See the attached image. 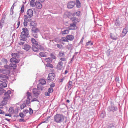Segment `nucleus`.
Segmentation results:
<instances>
[{
	"label": "nucleus",
	"instance_id": "28",
	"mask_svg": "<svg viewBox=\"0 0 128 128\" xmlns=\"http://www.w3.org/2000/svg\"><path fill=\"white\" fill-rule=\"evenodd\" d=\"M76 7L78 8H80L81 7V3L79 0H76Z\"/></svg>",
	"mask_w": 128,
	"mask_h": 128
},
{
	"label": "nucleus",
	"instance_id": "12",
	"mask_svg": "<svg viewBox=\"0 0 128 128\" xmlns=\"http://www.w3.org/2000/svg\"><path fill=\"white\" fill-rule=\"evenodd\" d=\"M22 31L21 33L24 34H27V36L29 34V31L28 29L26 28H22Z\"/></svg>",
	"mask_w": 128,
	"mask_h": 128
},
{
	"label": "nucleus",
	"instance_id": "25",
	"mask_svg": "<svg viewBox=\"0 0 128 128\" xmlns=\"http://www.w3.org/2000/svg\"><path fill=\"white\" fill-rule=\"evenodd\" d=\"M30 25L33 27H36L37 26V24L35 21H31L30 22Z\"/></svg>",
	"mask_w": 128,
	"mask_h": 128
},
{
	"label": "nucleus",
	"instance_id": "11",
	"mask_svg": "<svg viewBox=\"0 0 128 128\" xmlns=\"http://www.w3.org/2000/svg\"><path fill=\"white\" fill-rule=\"evenodd\" d=\"M27 16H28L32 17L33 16V12L32 10L30 9H28L26 12Z\"/></svg>",
	"mask_w": 128,
	"mask_h": 128
},
{
	"label": "nucleus",
	"instance_id": "24",
	"mask_svg": "<svg viewBox=\"0 0 128 128\" xmlns=\"http://www.w3.org/2000/svg\"><path fill=\"white\" fill-rule=\"evenodd\" d=\"M8 100H4L3 98V100L1 102L0 104L2 106H4L7 103Z\"/></svg>",
	"mask_w": 128,
	"mask_h": 128
},
{
	"label": "nucleus",
	"instance_id": "42",
	"mask_svg": "<svg viewBox=\"0 0 128 128\" xmlns=\"http://www.w3.org/2000/svg\"><path fill=\"white\" fill-rule=\"evenodd\" d=\"M4 89L0 87V95H2L4 92Z\"/></svg>",
	"mask_w": 128,
	"mask_h": 128
},
{
	"label": "nucleus",
	"instance_id": "22",
	"mask_svg": "<svg viewBox=\"0 0 128 128\" xmlns=\"http://www.w3.org/2000/svg\"><path fill=\"white\" fill-rule=\"evenodd\" d=\"M31 42L33 44V46H37L38 45V42L34 38H31Z\"/></svg>",
	"mask_w": 128,
	"mask_h": 128
},
{
	"label": "nucleus",
	"instance_id": "63",
	"mask_svg": "<svg viewBox=\"0 0 128 128\" xmlns=\"http://www.w3.org/2000/svg\"><path fill=\"white\" fill-rule=\"evenodd\" d=\"M19 122H25L26 120L24 118H20L19 119Z\"/></svg>",
	"mask_w": 128,
	"mask_h": 128
},
{
	"label": "nucleus",
	"instance_id": "37",
	"mask_svg": "<svg viewBox=\"0 0 128 128\" xmlns=\"http://www.w3.org/2000/svg\"><path fill=\"white\" fill-rule=\"evenodd\" d=\"M14 110L13 107H10L9 109L8 110L9 112L11 113H12L14 112Z\"/></svg>",
	"mask_w": 128,
	"mask_h": 128
},
{
	"label": "nucleus",
	"instance_id": "47",
	"mask_svg": "<svg viewBox=\"0 0 128 128\" xmlns=\"http://www.w3.org/2000/svg\"><path fill=\"white\" fill-rule=\"evenodd\" d=\"M24 22H23L24 25V27H26L28 25V22L27 21L24 20Z\"/></svg>",
	"mask_w": 128,
	"mask_h": 128
},
{
	"label": "nucleus",
	"instance_id": "39",
	"mask_svg": "<svg viewBox=\"0 0 128 128\" xmlns=\"http://www.w3.org/2000/svg\"><path fill=\"white\" fill-rule=\"evenodd\" d=\"M26 106V104L25 103H23L20 106V108L22 110L24 109Z\"/></svg>",
	"mask_w": 128,
	"mask_h": 128
},
{
	"label": "nucleus",
	"instance_id": "61",
	"mask_svg": "<svg viewBox=\"0 0 128 128\" xmlns=\"http://www.w3.org/2000/svg\"><path fill=\"white\" fill-rule=\"evenodd\" d=\"M60 60L62 61H66V58H60Z\"/></svg>",
	"mask_w": 128,
	"mask_h": 128
},
{
	"label": "nucleus",
	"instance_id": "50",
	"mask_svg": "<svg viewBox=\"0 0 128 128\" xmlns=\"http://www.w3.org/2000/svg\"><path fill=\"white\" fill-rule=\"evenodd\" d=\"M72 46L71 44H69L67 46V48L68 50H71L72 49Z\"/></svg>",
	"mask_w": 128,
	"mask_h": 128
},
{
	"label": "nucleus",
	"instance_id": "26",
	"mask_svg": "<svg viewBox=\"0 0 128 128\" xmlns=\"http://www.w3.org/2000/svg\"><path fill=\"white\" fill-rule=\"evenodd\" d=\"M66 38L68 40H72L74 38V36L72 35H68Z\"/></svg>",
	"mask_w": 128,
	"mask_h": 128
},
{
	"label": "nucleus",
	"instance_id": "4",
	"mask_svg": "<svg viewBox=\"0 0 128 128\" xmlns=\"http://www.w3.org/2000/svg\"><path fill=\"white\" fill-rule=\"evenodd\" d=\"M32 92L34 96L36 98L38 97V95L40 93V92L38 89L34 88L32 89Z\"/></svg>",
	"mask_w": 128,
	"mask_h": 128
},
{
	"label": "nucleus",
	"instance_id": "43",
	"mask_svg": "<svg viewBox=\"0 0 128 128\" xmlns=\"http://www.w3.org/2000/svg\"><path fill=\"white\" fill-rule=\"evenodd\" d=\"M54 91V90L52 88H50L48 90V92L50 93H52Z\"/></svg>",
	"mask_w": 128,
	"mask_h": 128
},
{
	"label": "nucleus",
	"instance_id": "15",
	"mask_svg": "<svg viewBox=\"0 0 128 128\" xmlns=\"http://www.w3.org/2000/svg\"><path fill=\"white\" fill-rule=\"evenodd\" d=\"M19 54L18 52L13 53L12 54V57L16 59L19 57Z\"/></svg>",
	"mask_w": 128,
	"mask_h": 128
},
{
	"label": "nucleus",
	"instance_id": "56",
	"mask_svg": "<svg viewBox=\"0 0 128 128\" xmlns=\"http://www.w3.org/2000/svg\"><path fill=\"white\" fill-rule=\"evenodd\" d=\"M19 116L21 118H24L25 116L24 114L22 112L20 113L19 114Z\"/></svg>",
	"mask_w": 128,
	"mask_h": 128
},
{
	"label": "nucleus",
	"instance_id": "20",
	"mask_svg": "<svg viewBox=\"0 0 128 128\" xmlns=\"http://www.w3.org/2000/svg\"><path fill=\"white\" fill-rule=\"evenodd\" d=\"M30 48L31 46L30 45L28 44H25L23 46V48L26 51H28Z\"/></svg>",
	"mask_w": 128,
	"mask_h": 128
},
{
	"label": "nucleus",
	"instance_id": "59",
	"mask_svg": "<svg viewBox=\"0 0 128 128\" xmlns=\"http://www.w3.org/2000/svg\"><path fill=\"white\" fill-rule=\"evenodd\" d=\"M81 12L80 11L77 12L76 13V16H80L81 14Z\"/></svg>",
	"mask_w": 128,
	"mask_h": 128
},
{
	"label": "nucleus",
	"instance_id": "35",
	"mask_svg": "<svg viewBox=\"0 0 128 128\" xmlns=\"http://www.w3.org/2000/svg\"><path fill=\"white\" fill-rule=\"evenodd\" d=\"M58 56L60 57H64L65 56L64 52H60L58 54Z\"/></svg>",
	"mask_w": 128,
	"mask_h": 128
},
{
	"label": "nucleus",
	"instance_id": "34",
	"mask_svg": "<svg viewBox=\"0 0 128 128\" xmlns=\"http://www.w3.org/2000/svg\"><path fill=\"white\" fill-rule=\"evenodd\" d=\"M72 82L71 81H70L68 82L67 84V86H68V88H70V89L71 86H72Z\"/></svg>",
	"mask_w": 128,
	"mask_h": 128
},
{
	"label": "nucleus",
	"instance_id": "17",
	"mask_svg": "<svg viewBox=\"0 0 128 128\" xmlns=\"http://www.w3.org/2000/svg\"><path fill=\"white\" fill-rule=\"evenodd\" d=\"M72 22L75 24H76L80 22V20L79 19L76 18V17H74L72 19Z\"/></svg>",
	"mask_w": 128,
	"mask_h": 128
},
{
	"label": "nucleus",
	"instance_id": "52",
	"mask_svg": "<svg viewBox=\"0 0 128 128\" xmlns=\"http://www.w3.org/2000/svg\"><path fill=\"white\" fill-rule=\"evenodd\" d=\"M24 5H22V7L21 8L20 11L22 13L24 12Z\"/></svg>",
	"mask_w": 128,
	"mask_h": 128
},
{
	"label": "nucleus",
	"instance_id": "51",
	"mask_svg": "<svg viewBox=\"0 0 128 128\" xmlns=\"http://www.w3.org/2000/svg\"><path fill=\"white\" fill-rule=\"evenodd\" d=\"M115 80L116 82L119 83L120 80L118 76H116L115 77Z\"/></svg>",
	"mask_w": 128,
	"mask_h": 128
},
{
	"label": "nucleus",
	"instance_id": "2",
	"mask_svg": "<svg viewBox=\"0 0 128 128\" xmlns=\"http://www.w3.org/2000/svg\"><path fill=\"white\" fill-rule=\"evenodd\" d=\"M118 108L117 106H115L114 105H111L108 106L107 108L108 112H113L117 110Z\"/></svg>",
	"mask_w": 128,
	"mask_h": 128
},
{
	"label": "nucleus",
	"instance_id": "54",
	"mask_svg": "<svg viewBox=\"0 0 128 128\" xmlns=\"http://www.w3.org/2000/svg\"><path fill=\"white\" fill-rule=\"evenodd\" d=\"M24 41H21L20 40V42H18V44L19 45H21V46L23 45V44H24Z\"/></svg>",
	"mask_w": 128,
	"mask_h": 128
},
{
	"label": "nucleus",
	"instance_id": "29",
	"mask_svg": "<svg viewBox=\"0 0 128 128\" xmlns=\"http://www.w3.org/2000/svg\"><path fill=\"white\" fill-rule=\"evenodd\" d=\"M5 78V79L8 78V77L6 75H4L2 74H0V79Z\"/></svg>",
	"mask_w": 128,
	"mask_h": 128
},
{
	"label": "nucleus",
	"instance_id": "40",
	"mask_svg": "<svg viewBox=\"0 0 128 128\" xmlns=\"http://www.w3.org/2000/svg\"><path fill=\"white\" fill-rule=\"evenodd\" d=\"M50 116H48V117H47V118H45V119H44L45 121H44V122H42V123H47L49 121L48 119L50 118Z\"/></svg>",
	"mask_w": 128,
	"mask_h": 128
},
{
	"label": "nucleus",
	"instance_id": "46",
	"mask_svg": "<svg viewBox=\"0 0 128 128\" xmlns=\"http://www.w3.org/2000/svg\"><path fill=\"white\" fill-rule=\"evenodd\" d=\"M114 124H109L108 125V128H110L114 127Z\"/></svg>",
	"mask_w": 128,
	"mask_h": 128
},
{
	"label": "nucleus",
	"instance_id": "7",
	"mask_svg": "<svg viewBox=\"0 0 128 128\" xmlns=\"http://www.w3.org/2000/svg\"><path fill=\"white\" fill-rule=\"evenodd\" d=\"M21 38L20 40V41H26L27 40V38H28L30 36L29 35L24 34H21L20 35Z\"/></svg>",
	"mask_w": 128,
	"mask_h": 128
},
{
	"label": "nucleus",
	"instance_id": "58",
	"mask_svg": "<svg viewBox=\"0 0 128 128\" xmlns=\"http://www.w3.org/2000/svg\"><path fill=\"white\" fill-rule=\"evenodd\" d=\"M56 46L58 48L60 49L61 48L62 46L61 44H56Z\"/></svg>",
	"mask_w": 128,
	"mask_h": 128
},
{
	"label": "nucleus",
	"instance_id": "23",
	"mask_svg": "<svg viewBox=\"0 0 128 128\" xmlns=\"http://www.w3.org/2000/svg\"><path fill=\"white\" fill-rule=\"evenodd\" d=\"M43 85L40 84H38L37 86V88L39 90H43L44 88V86H43Z\"/></svg>",
	"mask_w": 128,
	"mask_h": 128
},
{
	"label": "nucleus",
	"instance_id": "3",
	"mask_svg": "<svg viewBox=\"0 0 128 128\" xmlns=\"http://www.w3.org/2000/svg\"><path fill=\"white\" fill-rule=\"evenodd\" d=\"M11 91L10 90H8L4 94L3 96L4 100H8L9 99L10 97V94H11Z\"/></svg>",
	"mask_w": 128,
	"mask_h": 128
},
{
	"label": "nucleus",
	"instance_id": "13",
	"mask_svg": "<svg viewBox=\"0 0 128 128\" xmlns=\"http://www.w3.org/2000/svg\"><path fill=\"white\" fill-rule=\"evenodd\" d=\"M63 63L62 61H60L58 62L57 66V69L60 70L62 69V66L63 65Z\"/></svg>",
	"mask_w": 128,
	"mask_h": 128
},
{
	"label": "nucleus",
	"instance_id": "38",
	"mask_svg": "<svg viewBox=\"0 0 128 128\" xmlns=\"http://www.w3.org/2000/svg\"><path fill=\"white\" fill-rule=\"evenodd\" d=\"M69 32V31L68 30H65L62 32V34H67Z\"/></svg>",
	"mask_w": 128,
	"mask_h": 128
},
{
	"label": "nucleus",
	"instance_id": "41",
	"mask_svg": "<svg viewBox=\"0 0 128 128\" xmlns=\"http://www.w3.org/2000/svg\"><path fill=\"white\" fill-rule=\"evenodd\" d=\"M4 72L3 74H5L6 75H8L10 73V71L9 70H7L6 69H5Z\"/></svg>",
	"mask_w": 128,
	"mask_h": 128
},
{
	"label": "nucleus",
	"instance_id": "19",
	"mask_svg": "<svg viewBox=\"0 0 128 128\" xmlns=\"http://www.w3.org/2000/svg\"><path fill=\"white\" fill-rule=\"evenodd\" d=\"M32 34H36L39 32L38 30L36 27H32Z\"/></svg>",
	"mask_w": 128,
	"mask_h": 128
},
{
	"label": "nucleus",
	"instance_id": "18",
	"mask_svg": "<svg viewBox=\"0 0 128 128\" xmlns=\"http://www.w3.org/2000/svg\"><path fill=\"white\" fill-rule=\"evenodd\" d=\"M32 17L28 16L26 15H24V20L28 22H30L31 21V18Z\"/></svg>",
	"mask_w": 128,
	"mask_h": 128
},
{
	"label": "nucleus",
	"instance_id": "53",
	"mask_svg": "<svg viewBox=\"0 0 128 128\" xmlns=\"http://www.w3.org/2000/svg\"><path fill=\"white\" fill-rule=\"evenodd\" d=\"M5 19V17L2 18L0 20V23L4 24V22Z\"/></svg>",
	"mask_w": 128,
	"mask_h": 128
},
{
	"label": "nucleus",
	"instance_id": "10",
	"mask_svg": "<svg viewBox=\"0 0 128 128\" xmlns=\"http://www.w3.org/2000/svg\"><path fill=\"white\" fill-rule=\"evenodd\" d=\"M75 4V2L72 1L69 2L67 5L68 8H73Z\"/></svg>",
	"mask_w": 128,
	"mask_h": 128
},
{
	"label": "nucleus",
	"instance_id": "33",
	"mask_svg": "<svg viewBox=\"0 0 128 128\" xmlns=\"http://www.w3.org/2000/svg\"><path fill=\"white\" fill-rule=\"evenodd\" d=\"M46 82L44 79H42L40 80V84L44 85L46 84Z\"/></svg>",
	"mask_w": 128,
	"mask_h": 128
},
{
	"label": "nucleus",
	"instance_id": "5",
	"mask_svg": "<svg viewBox=\"0 0 128 128\" xmlns=\"http://www.w3.org/2000/svg\"><path fill=\"white\" fill-rule=\"evenodd\" d=\"M3 82L0 84V86L2 88H5L7 86V84L6 82H7V80L6 79H3L0 80V82Z\"/></svg>",
	"mask_w": 128,
	"mask_h": 128
},
{
	"label": "nucleus",
	"instance_id": "62",
	"mask_svg": "<svg viewBox=\"0 0 128 128\" xmlns=\"http://www.w3.org/2000/svg\"><path fill=\"white\" fill-rule=\"evenodd\" d=\"M23 112L24 114H26L29 111L27 110H23Z\"/></svg>",
	"mask_w": 128,
	"mask_h": 128
},
{
	"label": "nucleus",
	"instance_id": "48",
	"mask_svg": "<svg viewBox=\"0 0 128 128\" xmlns=\"http://www.w3.org/2000/svg\"><path fill=\"white\" fill-rule=\"evenodd\" d=\"M2 62L5 64H6L8 62L7 60L4 58L2 59Z\"/></svg>",
	"mask_w": 128,
	"mask_h": 128
},
{
	"label": "nucleus",
	"instance_id": "6",
	"mask_svg": "<svg viewBox=\"0 0 128 128\" xmlns=\"http://www.w3.org/2000/svg\"><path fill=\"white\" fill-rule=\"evenodd\" d=\"M10 62H12V66L16 67V64L18 63V62L17 60L12 57L10 60Z\"/></svg>",
	"mask_w": 128,
	"mask_h": 128
},
{
	"label": "nucleus",
	"instance_id": "9",
	"mask_svg": "<svg viewBox=\"0 0 128 128\" xmlns=\"http://www.w3.org/2000/svg\"><path fill=\"white\" fill-rule=\"evenodd\" d=\"M55 76L54 73H49L48 75V80H53L55 78Z\"/></svg>",
	"mask_w": 128,
	"mask_h": 128
},
{
	"label": "nucleus",
	"instance_id": "21",
	"mask_svg": "<svg viewBox=\"0 0 128 128\" xmlns=\"http://www.w3.org/2000/svg\"><path fill=\"white\" fill-rule=\"evenodd\" d=\"M128 32V30L126 28H124L123 30L122 34L121 35V37H123Z\"/></svg>",
	"mask_w": 128,
	"mask_h": 128
},
{
	"label": "nucleus",
	"instance_id": "55",
	"mask_svg": "<svg viewBox=\"0 0 128 128\" xmlns=\"http://www.w3.org/2000/svg\"><path fill=\"white\" fill-rule=\"evenodd\" d=\"M62 40L64 42H66L68 41V40L65 37H62Z\"/></svg>",
	"mask_w": 128,
	"mask_h": 128
},
{
	"label": "nucleus",
	"instance_id": "32",
	"mask_svg": "<svg viewBox=\"0 0 128 128\" xmlns=\"http://www.w3.org/2000/svg\"><path fill=\"white\" fill-rule=\"evenodd\" d=\"M46 53H44L43 52H41L40 53L39 55L41 57H46Z\"/></svg>",
	"mask_w": 128,
	"mask_h": 128
},
{
	"label": "nucleus",
	"instance_id": "57",
	"mask_svg": "<svg viewBox=\"0 0 128 128\" xmlns=\"http://www.w3.org/2000/svg\"><path fill=\"white\" fill-rule=\"evenodd\" d=\"M29 112L30 114H32L33 113V110L32 109L30 108H29Z\"/></svg>",
	"mask_w": 128,
	"mask_h": 128
},
{
	"label": "nucleus",
	"instance_id": "30",
	"mask_svg": "<svg viewBox=\"0 0 128 128\" xmlns=\"http://www.w3.org/2000/svg\"><path fill=\"white\" fill-rule=\"evenodd\" d=\"M36 46H33L32 45V48L34 52H36L38 51V48L36 47Z\"/></svg>",
	"mask_w": 128,
	"mask_h": 128
},
{
	"label": "nucleus",
	"instance_id": "31",
	"mask_svg": "<svg viewBox=\"0 0 128 128\" xmlns=\"http://www.w3.org/2000/svg\"><path fill=\"white\" fill-rule=\"evenodd\" d=\"M93 42L90 40L86 42V46H89L93 45Z\"/></svg>",
	"mask_w": 128,
	"mask_h": 128
},
{
	"label": "nucleus",
	"instance_id": "64",
	"mask_svg": "<svg viewBox=\"0 0 128 128\" xmlns=\"http://www.w3.org/2000/svg\"><path fill=\"white\" fill-rule=\"evenodd\" d=\"M32 34V36L34 37L35 38H37L38 37V35L36 34Z\"/></svg>",
	"mask_w": 128,
	"mask_h": 128
},
{
	"label": "nucleus",
	"instance_id": "8",
	"mask_svg": "<svg viewBox=\"0 0 128 128\" xmlns=\"http://www.w3.org/2000/svg\"><path fill=\"white\" fill-rule=\"evenodd\" d=\"M77 26L76 24L74 23L70 24L69 28L70 30H75L77 28Z\"/></svg>",
	"mask_w": 128,
	"mask_h": 128
},
{
	"label": "nucleus",
	"instance_id": "44",
	"mask_svg": "<svg viewBox=\"0 0 128 128\" xmlns=\"http://www.w3.org/2000/svg\"><path fill=\"white\" fill-rule=\"evenodd\" d=\"M38 49L39 48L41 50H44V48L41 45H38Z\"/></svg>",
	"mask_w": 128,
	"mask_h": 128
},
{
	"label": "nucleus",
	"instance_id": "60",
	"mask_svg": "<svg viewBox=\"0 0 128 128\" xmlns=\"http://www.w3.org/2000/svg\"><path fill=\"white\" fill-rule=\"evenodd\" d=\"M45 60L47 62H50L52 60L50 58H46L45 59Z\"/></svg>",
	"mask_w": 128,
	"mask_h": 128
},
{
	"label": "nucleus",
	"instance_id": "14",
	"mask_svg": "<svg viewBox=\"0 0 128 128\" xmlns=\"http://www.w3.org/2000/svg\"><path fill=\"white\" fill-rule=\"evenodd\" d=\"M35 5L36 8L38 9H40L42 7V4L39 2H36L35 3Z\"/></svg>",
	"mask_w": 128,
	"mask_h": 128
},
{
	"label": "nucleus",
	"instance_id": "45",
	"mask_svg": "<svg viewBox=\"0 0 128 128\" xmlns=\"http://www.w3.org/2000/svg\"><path fill=\"white\" fill-rule=\"evenodd\" d=\"M46 66L52 68H54L52 64L49 63H48L46 64Z\"/></svg>",
	"mask_w": 128,
	"mask_h": 128
},
{
	"label": "nucleus",
	"instance_id": "36",
	"mask_svg": "<svg viewBox=\"0 0 128 128\" xmlns=\"http://www.w3.org/2000/svg\"><path fill=\"white\" fill-rule=\"evenodd\" d=\"M30 5L32 7H34L35 6V3L34 0H31L30 2Z\"/></svg>",
	"mask_w": 128,
	"mask_h": 128
},
{
	"label": "nucleus",
	"instance_id": "49",
	"mask_svg": "<svg viewBox=\"0 0 128 128\" xmlns=\"http://www.w3.org/2000/svg\"><path fill=\"white\" fill-rule=\"evenodd\" d=\"M50 56L52 59H56V57L54 54H50Z\"/></svg>",
	"mask_w": 128,
	"mask_h": 128
},
{
	"label": "nucleus",
	"instance_id": "1",
	"mask_svg": "<svg viewBox=\"0 0 128 128\" xmlns=\"http://www.w3.org/2000/svg\"><path fill=\"white\" fill-rule=\"evenodd\" d=\"M65 118V116L62 114H56L54 116V120L56 123H60L63 122Z\"/></svg>",
	"mask_w": 128,
	"mask_h": 128
},
{
	"label": "nucleus",
	"instance_id": "27",
	"mask_svg": "<svg viewBox=\"0 0 128 128\" xmlns=\"http://www.w3.org/2000/svg\"><path fill=\"white\" fill-rule=\"evenodd\" d=\"M32 94L31 93L27 92L26 93V96L27 99L30 100L32 98V96H31Z\"/></svg>",
	"mask_w": 128,
	"mask_h": 128
},
{
	"label": "nucleus",
	"instance_id": "16",
	"mask_svg": "<svg viewBox=\"0 0 128 128\" xmlns=\"http://www.w3.org/2000/svg\"><path fill=\"white\" fill-rule=\"evenodd\" d=\"M115 24L116 26H122V23L118 19H116L115 22Z\"/></svg>",
	"mask_w": 128,
	"mask_h": 128
}]
</instances>
